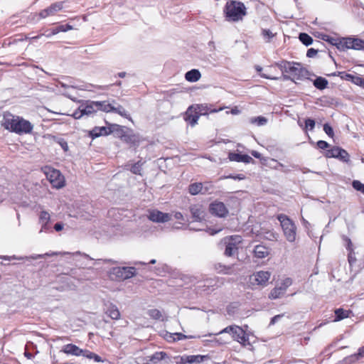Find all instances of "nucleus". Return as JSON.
<instances>
[{"label": "nucleus", "mask_w": 364, "mask_h": 364, "mask_svg": "<svg viewBox=\"0 0 364 364\" xmlns=\"http://www.w3.org/2000/svg\"><path fill=\"white\" fill-rule=\"evenodd\" d=\"M274 65L282 71L283 79L285 80L294 81V79L298 80L309 79L311 75L310 72L302 67L300 63L282 60L276 62Z\"/></svg>", "instance_id": "obj_1"}, {"label": "nucleus", "mask_w": 364, "mask_h": 364, "mask_svg": "<svg viewBox=\"0 0 364 364\" xmlns=\"http://www.w3.org/2000/svg\"><path fill=\"white\" fill-rule=\"evenodd\" d=\"M1 124L5 129L18 134H29L33 129V124L29 121L9 112L3 114Z\"/></svg>", "instance_id": "obj_2"}, {"label": "nucleus", "mask_w": 364, "mask_h": 364, "mask_svg": "<svg viewBox=\"0 0 364 364\" xmlns=\"http://www.w3.org/2000/svg\"><path fill=\"white\" fill-rule=\"evenodd\" d=\"M224 13L228 21L234 22L242 20L247 14L244 3L236 0H230L226 2Z\"/></svg>", "instance_id": "obj_3"}, {"label": "nucleus", "mask_w": 364, "mask_h": 364, "mask_svg": "<svg viewBox=\"0 0 364 364\" xmlns=\"http://www.w3.org/2000/svg\"><path fill=\"white\" fill-rule=\"evenodd\" d=\"M277 218L280 223L287 240L289 242H294L296 237V226L294 222L283 213L277 215Z\"/></svg>", "instance_id": "obj_4"}, {"label": "nucleus", "mask_w": 364, "mask_h": 364, "mask_svg": "<svg viewBox=\"0 0 364 364\" xmlns=\"http://www.w3.org/2000/svg\"><path fill=\"white\" fill-rule=\"evenodd\" d=\"M136 275V269L133 267H116L109 271L111 279L123 281Z\"/></svg>", "instance_id": "obj_5"}, {"label": "nucleus", "mask_w": 364, "mask_h": 364, "mask_svg": "<svg viewBox=\"0 0 364 364\" xmlns=\"http://www.w3.org/2000/svg\"><path fill=\"white\" fill-rule=\"evenodd\" d=\"M46 177L53 188L59 189L65 186L64 176L57 169L49 168L46 172Z\"/></svg>", "instance_id": "obj_6"}, {"label": "nucleus", "mask_w": 364, "mask_h": 364, "mask_svg": "<svg viewBox=\"0 0 364 364\" xmlns=\"http://www.w3.org/2000/svg\"><path fill=\"white\" fill-rule=\"evenodd\" d=\"M325 156L326 158H335L347 164L350 162L349 154L347 151L339 146H333L330 149H327Z\"/></svg>", "instance_id": "obj_7"}, {"label": "nucleus", "mask_w": 364, "mask_h": 364, "mask_svg": "<svg viewBox=\"0 0 364 364\" xmlns=\"http://www.w3.org/2000/svg\"><path fill=\"white\" fill-rule=\"evenodd\" d=\"M231 336L233 340L239 342L243 346H251L249 335L242 327L235 325Z\"/></svg>", "instance_id": "obj_8"}, {"label": "nucleus", "mask_w": 364, "mask_h": 364, "mask_svg": "<svg viewBox=\"0 0 364 364\" xmlns=\"http://www.w3.org/2000/svg\"><path fill=\"white\" fill-rule=\"evenodd\" d=\"M209 211L211 214L219 218H225L228 214V210L225 205L220 201H214L210 204Z\"/></svg>", "instance_id": "obj_9"}, {"label": "nucleus", "mask_w": 364, "mask_h": 364, "mask_svg": "<svg viewBox=\"0 0 364 364\" xmlns=\"http://www.w3.org/2000/svg\"><path fill=\"white\" fill-rule=\"evenodd\" d=\"M64 1H57L51 4L48 7L41 10L38 15L41 18H46L48 16H54L57 12L63 9Z\"/></svg>", "instance_id": "obj_10"}, {"label": "nucleus", "mask_w": 364, "mask_h": 364, "mask_svg": "<svg viewBox=\"0 0 364 364\" xmlns=\"http://www.w3.org/2000/svg\"><path fill=\"white\" fill-rule=\"evenodd\" d=\"M195 105H191L186 111L183 119L191 127H194L198 121L200 114L198 110L195 109Z\"/></svg>", "instance_id": "obj_11"}, {"label": "nucleus", "mask_w": 364, "mask_h": 364, "mask_svg": "<svg viewBox=\"0 0 364 364\" xmlns=\"http://www.w3.org/2000/svg\"><path fill=\"white\" fill-rule=\"evenodd\" d=\"M148 218L154 223H165L171 220V215L158 210H153L149 211Z\"/></svg>", "instance_id": "obj_12"}, {"label": "nucleus", "mask_w": 364, "mask_h": 364, "mask_svg": "<svg viewBox=\"0 0 364 364\" xmlns=\"http://www.w3.org/2000/svg\"><path fill=\"white\" fill-rule=\"evenodd\" d=\"M193 221L201 222L205 220V213L200 204L191 205L189 208Z\"/></svg>", "instance_id": "obj_13"}, {"label": "nucleus", "mask_w": 364, "mask_h": 364, "mask_svg": "<svg viewBox=\"0 0 364 364\" xmlns=\"http://www.w3.org/2000/svg\"><path fill=\"white\" fill-rule=\"evenodd\" d=\"M270 277V273L267 271L257 272L253 274V284H256L260 286H265Z\"/></svg>", "instance_id": "obj_14"}, {"label": "nucleus", "mask_w": 364, "mask_h": 364, "mask_svg": "<svg viewBox=\"0 0 364 364\" xmlns=\"http://www.w3.org/2000/svg\"><path fill=\"white\" fill-rule=\"evenodd\" d=\"M207 358L206 355H183L180 357L179 364H188V363H200L203 362Z\"/></svg>", "instance_id": "obj_15"}, {"label": "nucleus", "mask_w": 364, "mask_h": 364, "mask_svg": "<svg viewBox=\"0 0 364 364\" xmlns=\"http://www.w3.org/2000/svg\"><path fill=\"white\" fill-rule=\"evenodd\" d=\"M82 114L89 116L97 112V105L96 101L86 100L80 105Z\"/></svg>", "instance_id": "obj_16"}, {"label": "nucleus", "mask_w": 364, "mask_h": 364, "mask_svg": "<svg viewBox=\"0 0 364 364\" xmlns=\"http://www.w3.org/2000/svg\"><path fill=\"white\" fill-rule=\"evenodd\" d=\"M233 238L231 237L229 239H225V250L224 255L227 257H232L235 255L238 250L235 242H233Z\"/></svg>", "instance_id": "obj_17"}, {"label": "nucleus", "mask_w": 364, "mask_h": 364, "mask_svg": "<svg viewBox=\"0 0 364 364\" xmlns=\"http://www.w3.org/2000/svg\"><path fill=\"white\" fill-rule=\"evenodd\" d=\"M196 110H198L200 116L208 115L209 113H215L222 110V108L215 109L213 105L208 104L194 105Z\"/></svg>", "instance_id": "obj_18"}, {"label": "nucleus", "mask_w": 364, "mask_h": 364, "mask_svg": "<svg viewBox=\"0 0 364 364\" xmlns=\"http://www.w3.org/2000/svg\"><path fill=\"white\" fill-rule=\"evenodd\" d=\"M228 159L232 161L244 162L249 164L253 161L252 158L247 154H242L235 152H230Z\"/></svg>", "instance_id": "obj_19"}, {"label": "nucleus", "mask_w": 364, "mask_h": 364, "mask_svg": "<svg viewBox=\"0 0 364 364\" xmlns=\"http://www.w3.org/2000/svg\"><path fill=\"white\" fill-rule=\"evenodd\" d=\"M348 49L364 50V41L358 38H347Z\"/></svg>", "instance_id": "obj_20"}, {"label": "nucleus", "mask_w": 364, "mask_h": 364, "mask_svg": "<svg viewBox=\"0 0 364 364\" xmlns=\"http://www.w3.org/2000/svg\"><path fill=\"white\" fill-rule=\"evenodd\" d=\"M82 350L75 344L68 343L63 347L61 351L68 355L81 356Z\"/></svg>", "instance_id": "obj_21"}, {"label": "nucleus", "mask_w": 364, "mask_h": 364, "mask_svg": "<svg viewBox=\"0 0 364 364\" xmlns=\"http://www.w3.org/2000/svg\"><path fill=\"white\" fill-rule=\"evenodd\" d=\"M254 256L259 259H263L267 257L269 254L268 247L264 245H257L255 247L253 250Z\"/></svg>", "instance_id": "obj_22"}, {"label": "nucleus", "mask_w": 364, "mask_h": 364, "mask_svg": "<svg viewBox=\"0 0 364 364\" xmlns=\"http://www.w3.org/2000/svg\"><path fill=\"white\" fill-rule=\"evenodd\" d=\"M105 314L113 320H117L120 317V312L117 306L113 304H109L107 306Z\"/></svg>", "instance_id": "obj_23"}, {"label": "nucleus", "mask_w": 364, "mask_h": 364, "mask_svg": "<svg viewBox=\"0 0 364 364\" xmlns=\"http://www.w3.org/2000/svg\"><path fill=\"white\" fill-rule=\"evenodd\" d=\"M121 139L132 146H138L139 142L138 136L132 132H125L124 135L121 136Z\"/></svg>", "instance_id": "obj_24"}, {"label": "nucleus", "mask_w": 364, "mask_h": 364, "mask_svg": "<svg viewBox=\"0 0 364 364\" xmlns=\"http://www.w3.org/2000/svg\"><path fill=\"white\" fill-rule=\"evenodd\" d=\"M166 358H168V354L166 352H155L153 355L147 357V361L150 363L156 364Z\"/></svg>", "instance_id": "obj_25"}, {"label": "nucleus", "mask_w": 364, "mask_h": 364, "mask_svg": "<svg viewBox=\"0 0 364 364\" xmlns=\"http://www.w3.org/2000/svg\"><path fill=\"white\" fill-rule=\"evenodd\" d=\"M201 77L200 72L198 69H192L185 74V79L188 82H196Z\"/></svg>", "instance_id": "obj_26"}, {"label": "nucleus", "mask_w": 364, "mask_h": 364, "mask_svg": "<svg viewBox=\"0 0 364 364\" xmlns=\"http://www.w3.org/2000/svg\"><path fill=\"white\" fill-rule=\"evenodd\" d=\"M362 358H364V346L358 349V353L345 358L344 362L350 364Z\"/></svg>", "instance_id": "obj_27"}, {"label": "nucleus", "mask_w": 364, "mask_h": 364, "mask_svg": "<svg viewBox=\"0 0 364 364\" xmlns=\"http://www.w3.org/2000/svg\"><path fill=\"white\" fill-rule=\"evenodd\" d=\"M200 338V336H186L181 333H169V335L166 337L168 341H171V340L176 341H181L183 339H190V338Z\"/></svg>", "instance_id": "obj_28"}, {"label": "nucleus", "mask_w": 364, "mask_h": 364, "mask_svg": "<svg viewBox=\"0 0 364 364\" xmlns=\"http://www.w3.org/2000/svg\"><path fill=\"white\" fill-rule=\"evenodd\" d=\"M202 183L196 182L188 186V193L192 196L203 194Z\"/></svg>", "instance_id": "obj_29"}, {"label": "nucleus", "mask_w": 364, "mask_h": 364, "mask_svg": "<svg viewBox=\"0 0 364 364\" xmlns=\"http://www.w3.org/2000/svg\"><path fill=\"white\" fill-rule=\"evenodd\" d=\"M313 84L316 88L322 90L327 87L328 82L323 77H316V78L313 81Z\"/></svg>", "instance_id": "obj_30"}, {"label": "nucleus", "mask_w": 364, "mask_h": 364, "mask_svg": "<svg viewBox=\"0 0 364 364\" xmlns=\"http://www.w3.org/2000/svg\"><path fill=\"white\" fill-rule=\"evenodd\" d=\"M350 312V311L344 310L342 308L336 309L335 310L334 321H339L346 318H348Z\"/></svg>", "instance_id": "obj_31"}, {"label": "nucleus", "mask_w": 364, "mask_h": 364, "mask_svg": "<svg viewBox=\"0 0 364 364\" xmlns=\"http://www.w3.org/2000/svg\"><path fill=\"white\" fill-rule=\"evenodd\" d=\"M97 105V111H103L105 112H112L113 105L106 101H96Z\"/></svg>", "instance_id": "obj_32"}, {"label": "nucleus", "mask_w": 364, "mask_h": 364, "mask_svg": "<svg viewBox=\"0 0 364 364\" xmlns=\"http://www.w3.org/2000/svg\"><path fill=\"white\" fill-rule=\"evenodd\" d=\"M215 269L218 273L224 274H230L232 272V266L230 265H224L221 263H218L215 264Z\"/></svg>", "instance_id": "obj_33"}, {"label": "nucleus", "mask_w": 364, "mask_h": 364, "mask_svg": "<svg viewBox=\"0 0 364 364\" xmlns=\"http://www.w3.org/2000/svg\"><path fill=\"white\" fill-rule=\"evenodd\" d=\"M112 112L117 113L121 117H123L126 119H128L129 120H132V117H130V114L127 112V110L122 106L118 105L117 107L113 106Z\"/></svg>", "instance_id": "obj_34"}, {"label": "nucleus", "mask_w": 364, "mask_h": 364, "mask_svg": "<svg viewBox=\"0 0 364 364\" xmlns=\"http://www.w3.org/2000/svg\"><path fill=\"white\" fill-rule=\"evenodd\" d=\"M299 39L306 46L311 45L314 42L312 37L306 33H300L299 34Z\"/></svg>", "instance_id": "obj_35"}, {"label": "nucleus", "mask_w": 364, "mask_h": 364, "mask_svg": "<svg viewBox=\"0 0 364 364\" xmlns=\"http://www.w3.org/2000/svg\"><path fill=\"white\" fill-rule=\"evenodd\" d=\"M112 134H114L117 137L121 139V136L125 133L124 127L117 124H111Z\"/></svg>", "instance_id": "obj_36"}, {"label": "nucleus", "mask_w": 364, "mask_h": 364, "mask_svg": "<svg viewBox=\"0 0 364 364\" xmlns=\"http://www.w3.org/2000/svg\"><path fill=\"white\" fill-rule=\"evenodd\" d=\"M147 315L154 319V320H163L162 319V314L161 312L157 309H149L146 312Z\"/></svg>", "instance_id": "obj_37"}, {"label": "nucleus", "mask_w": 364, "mask_h": 364, "mask_svg": "<svg viewBox=\"0 0 364 364\" xmlns=\"http://www.w3.org/2000/svg\"><path fill=\"white\" fill-rule=\"evenodd\" d=\"M52 139L55 143L60 146L65 152H67L69 150L68 142L63 138L52 136Z\"/></svg>", "instance_id": "obj_38"}, {"label": "nucleus", "mask_w": 364, "mask_h": 364, "mask_svg": "<svg viewBox=\"0 0 364 364\" xmlns=\"http://www.w3.org/2000/svg\"><path fill=\"white\" fill-rule=\"evenodd\" d=\"M250 122L257 126H263L267 124V119L263 116H259L250 118Z\"/></svg>", "instance_id": "obj_39"}, {"label": "nucleus", "mask_w": 364, "mask_h": 364, "mask_svg": "<svg viewBox=\"0 0 364 364\" xmlns=\"http://www.w3.org/2000/svg\"><path fill=\"white\" fill-rule=\"evenodd\" d=\"M285 293L279 287H274L270 292L269 298L271 299H276L279 298L282 295Z\"/></svg>", "instance_id": "obj_40"}, {"label": "nucleus", "mask_w": 364, "mask_h": 364, "mask_svg": "<svg viewBox=\"0 0 364 364\" xmlns=\"http://www.w3.org/2000/svg\"><path fill=\"white\" fill-rule=\"evenodd\" d=\"M73 27L69 23L58 25L53 28V33H58L60 32H66L68 31L73 30Z\"/></svg>", "instance_id": "obj_41"}, {"label": "nucleus", "mask_w": 364, "mask_h": 364, "mask_svg": "<svg viewBox=\"0 0 364 364\" xmlns=\"http://www.w3.org/2000/svg\"><path fill=\"white\" fill-rule=\"evenodd\" d=\"M205 284L203 286H201L200 284L198 285V288L203 291H207L209 289L210 287H212V290L214 289V286L216 284L215 281H214L213 279H207L204 280Z\"/></svg>", "instance_id": "obj_42"}, {"label": "nucleus", "mask_w": 364, "mask_h": 364, "mask_svg": "<svg viewBox=\"0 0 364 364\" xmlns=\"http://www.w3.org/2000/svg\"><path fill=\"white\" fill-rule=\"evenodd\" d=\"M347 38H337L336 44L334 45L339 50L348 49V44L346 43Z\"/></svg>", "instance_id": "obj_43"}, {"label": "nucleus", "mask_w": 364, "mask_h": 364, "mask_svg": "<svg viewBox=\"0 0 364 364\" xmlns=\"http://www.w3.org/2000/svg\"><path fill=\"white\" fill-rule=\"evenodd\" d=\"M202 188H203V194H210L213 193L214 189V186L212 182L210 181H206L204 183H202Z\"/></svg>", "instance_id": "obj_44"}, {"label": "nucleus", "mask_w": 364, "mask_h": 364, "mask_svg": "<svg viewBox=\"0 0 364 364\" xmlns=\"http://www.w3.org/2000/svg\"><path fill=\"white\" fill-rule=\"evenodd\" d=\"M143 164L139 161L136 163H134L132 165L130 168V171L134 174L141 175V166Z\"/></svg>", "instance_id": "obj_45"}, {"label": "nucleus", "mask_w": 364, "mask_h": 364, "mask_svg": "<svg viewBox=\"0 0 364 364\" xmlns=\"http://www.w3.org/2000/svg\"><path fill=\"white\" fill-rule=\"evenodd\" d=\"M50 218V214L47 211L43 210L40 213V215H39L40 223H49Z\"/></svg>", "instance_id": "obj_46"}, {"label": "nucleus", "mask_w": 364, "mask_h": 364, "mask_svg": "<svg viewBox=\"0 0 364 364\" xmlns=\"http://www.w3.org/2000/svg\"><path fill=\"white\" fill-rule=\"evenodd\" d=\"M352 186L355 190L364 193V184L362 183L360 181L354 180L352 182Z\"/></svg>", "instance_id": "obj_47"}, {"label": "nucleus", "mask_w": 364, "mask_h": 364, "mask_svg": "<svg viewBox=\"0 0 364 364\" xmlns=\"http://www.w3.org/2000/svg\"><path fill=\"white\" fill-rule=\"evenodd\" d=\"M235 326V325L228 326L217 333H209L208 336H211L212 335H220L223 333H230L232 335Z\"/></svg>", "instance_id": "obj_48"}, {"label": "nucleus", "mask_w": 364, "mask_h": 364, "mask_svg": "<svg viewBox=\"0 0 364 364\" xmlns=\"http://www.w3.org/2000/svg\"><path fill=\"white\" fill-rule=\"evenodd\" d=\"M292 284V279L289 277L285 278L282 280L279 287L284 291H287V288Z\"/></svg>", "instance_id": "obj_49"}, {"label": "nucleus", "mask_w": 364, "mask_h": 364, "mask_svg": "<svg viewBox=\"0 0 364 364\" xmlns=\"http://www.w3.org/2000/svg\"><path fill=\"white\" fill-rule=\"evenodd\" d=\"M323 131L329 137H331V138L333 137V136H334L333 129L329 124L326 123L323 124Z\"/></svg>", "instance_id": "obj_50"}, {"label": "nucleus", "mask_w": 364, "mask_h": 364, "mask_svg": "<svg viewBox=\"0 0 364 364\" xmlns=\"http://www.w3.org/2000/svg\"><path fill=\"white\" fill-rule=\"evenodd\" d=\"M101 136H107L112 134L111 124H109L107 127H99Z\"/></svg>", "instance_id": "obj_51"}, {"label": "nucleus", "mask_w": 364, "mask_h": 364, "mask_svg": "<svg viewBox=\"0 0 364 364\" xmlns=\"http://www.w3.org/2000/svg\"><path fill=\"white\" fill-rule=\"evenodd\" d=\"M315 120L311 118H306L305 119V127L309 130H313L315 127Z\"/></svg>", "instance_id": "obj_52"}, {"label": "nucleus", "mask_w": 364, "mask_h": 364, "mask_svg": "<svg viewBox=\"0 0 364 364\" xmlns=\"http://www.w3.org/2000/svg\"><path fill=\"white\" fill-rule=\"evenodd\" d=\"M336 343H331L328 345L327 347L325 348V349L321 352V354L324 355V357H327L328 358H330V356L332 354V352L331 351V348L335 346Z\"/></svg>", "instance_id": "obj_53"}, {"label": "nucleus", "mask_w": 364, "mask_h": 364, "mask_svg": "<svg viewBox=\"0 0 364 364\" xmlns=\"http://www.w3.org/2000/svg\"><path fill=\"white\" fill-rule=\"evenodd\" d=\"M258 73H259V75L262 77V78H264V79H267V80H277L278 77H272L270 75H268L267 74H264V73H261V71L262 70V68L260 67L259 65H257L255 67Z\"/></svg>", "instance_id": "obj_54"}, {"label": "nucleus", "mask_w": 364, "mask_h": 364, "mask_svg": "<svg viewBox=\"0 0 364 364\" xmlns=\"http://www.w3.org/2000/svg\"><path fill=\"white\" fill-rule=\"evenodd\" d=\"M224 178H231L233 180H243L245 178V176L241 173L239 174H229L228 176H225Z\"/></svg>", "instance_id": "obj_55"}, {"label": "nucleus", "mask_w": 364, "mask_h": 364, "mask_svg": "<svg viewBox=\"0 0 364 364\" xmlns=\"http://www.w3.org/2000/svg\"><path fill=\"white\" fill-rule=\"evenodd\" d=\"M90 136L92 139L97 138L101 136V132H100L99 127H94L90 132Z\"/></svg>", "instance_id": "obj_56"}, {"label": "nucleus", "mask_w": 364, "mask_h": 364, "mask_svg": "<svg viewBox=\"0 0 364 364\" xmlns=\"http://www.w3.org/2000/svg\"><path fill=\"white\" fill-rule=\"evenodd\" d=\"M348 261L350 265H353L355 262L356 257H355V254L353 252V250L348 251Z\"/></svg>", "instance_id": "obj_57"}, {"label": "nucleus", "mask_w": 364, "mask_h": 364, "mask_svg": "<svg viewBox=\"0 0 364 364\" xmlns=\"http://www.w3.org/2000/svg\"><path fill=\"white\" fill-rule=\"evenodd\" d=\"M85 114H82V107L80 105L76 110H75V112L73 114V117L77 119H80Z\"/></svg>", "instance_id": "obj_58"}, {"label": "nucleus", "mask_w": 364, "mask_h": 364, "mask_svg": "<svg viewBox=\"0 0 364 364\" xmlns=\"http://www.w3.org/2000/svg\"><path fill=\"white\" fill-rule=\"evenodd\" d=\"M317 146L321 149H326L330 146V144L323 140H319L317 141Z\"/></svg>", "instance_id": "obj_59"}, {"label": "nucleus", "mask_w": 364, "mask_h": 364, "mask_svg": "<svg viewBox=\"0 0 364 364\" xmlns=\"http://www.w3.org/2000/svg\"><path fill=\"white\" fill-rule=\"evenodd\" d=\"M94 353H95L91 352V351H90L89 350L83 349V350H82V354H81V356H83V357H85V358H88V359L92 360V356H93Z\"/></svg>", "instance_id": "obj_60"}, {"label": "nucleus", "mask_w": 364, "mask_h": 364, "mask_svg": "<svg viewBox=\"0 0 364 364\" xmlns=\"http://www.w3.org/2000/svg\"><path fill=\"white\" fill-rule=\"evenodd\" d=\"M318 49H315L314 48H311L308 49L306 53V56L308 58H314L318 53Z\"/></svg>", "instance_id": "obj_61"}, {"label": "nucleus", "mask_w": 364, "mask_h": 364, "mask_svg": "<svg viewBox=\"0 0 364 364\" xmlns=\"http://www.w3.org/2000/svg\"><path fill=\"white\" fill-rule=\"evenodd\" d=\"M353 83L364 88V78L360 76H355Z\"/></svg>", "instance_id": "obj_62"}, {"label": "nucleus", "mask_w": 364, "mask_h": 364, "mask_svg": "<svg viewBox=\"0 0 364 364\" xmlns=\"http://www.w3.org/2000/svg\"><path fill=\"white\" fill-rule=\"evenodd\" d=\"M262 35L265 38H268V39H271L274 37V34L269 29H263Z\"/></svg>", "instance_id": "obj_63"}, {"label": "nucleus", "mask_w": 364, "mask_h": 364, "mask_svg": "<svg viewBox=\"0 0 364 364\" xmlns=\"http://www.w3.org/2000/svg\"><path fill=\"white\" fill-rule=\"evenodd\" d=\"M283 316H284V314H278V315L273 316L270 320L269 326L274 325Z\"/></svg>", "instance_id": "obj_64"}]
</instances>
